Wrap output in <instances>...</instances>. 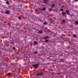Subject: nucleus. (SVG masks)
I'll list each match as a JSON object with an SVG mask.
<instances>
[{"mask_svg": "<svg viewBox=\"0 0 78 78\" xmlns=\"http://www.w3.org/2000/svg\"><path fill=\"white\" fill-rule=\"evenodd\" d=\"M18 19H19L20 20H21V19H22V18L20 17H18Z\"/></svg>", "mask_w": 78, "mask_h": 78, "instance_id": "nucleus-22", "label": "nucleus"}, {"mask_svg": "<svg viewBox=\"0 0 78 78\" xmlns=\"http://www.w3.org/2000/svg\"><path fill=\"white\" fill-rule=\"evenodd\" d=\"M65 14H66V13L65 12H62V16H64Z\"/></svg>", "mask_w": 78, "mask_h": 78, "instance_id": "nucleus-13", "label": "nucleus"}, {"mask_svg": "<svg viewBox=\"0 0 78 78\" xmlns=\"http://www.w3.org/2000/svg\"><path fill=\"white\" fill-rule=\"evenodd\" d=\"M53 9L51 8V9H49V11H53Z\"/></svg>", "mask_w": 78, "mask_h": 78, "instance_id": "nucleus-6", "label": "nucleus"}, {"mask_svg": "<svg viewBox=\"0 0 78 78\" xmlns=\"http://www.w3.org/2000/svg\"><path fill=\"white\" fill-rule=\"evenodd\" d=\"M39 10L38 9H35V11H38Z\"/></svg>", "mask_w": 78, "mask_h": 78, "instance_id": "nucleus-27", "label": "nucleus"}, {"mask_svg": "<svg viewBox=\"0 0 78 78\" xmlns=\"http://www.w3.org/2000/svg\"><path fill=\"white\" fill-rule=\"evenodd\" d=\"M65 20H62V23H65Z\"/></svg>", "mask_w": 78, "mask_h": 78, "instance_id": "nucleus-18", "label": "nucleus"}, {"mask_svg": "<svg viewBox=\"0 0 78 78\" xmlns=\"http://www.w3.org/2000/svg\"><path fill=\"white\" fill-rule=\"evenodd\" d=\"M6 14H9V12L8 10H7L6 12Z\"/></svg>", "mask_w": 78, "mask_h": 78, "instance_id": "nucleus-4", "label": "nucleus"}, {"mask_svg": "<svg viewBox=\"0 0 78 78\" xmlns=\"http://www.w3.org/2000/svg\"><path fill=\"white\" fill-rule=\"evenodd\" d=\"M50 37H48V36H46V37H44V38L45 39H49V38Z\"/></svg>", "mask_w": 78, "mask_h": 78, "instance_id": "nucleus-3", "label": "nucleus"}, {"mask_svg": "<svg viewBox=\"0 0 78 78\" xmlns=\"http://www.w3.org/2000/svg\"><path fill=\"white\" fill-rule=\"evenodd\" d=\"M49 41H48V40H46V42H48Z\"/></svg>", "mask_w": 78, "mask_h": 78, "instance_id": "nucleus-20", "label": "nucleus"}, {"mask_svg": "<svg viewBox=\"0 0 78 78\" xmlns=\"http://www.w3.org/2000/svg\"><path fill=\"white\" fill-rule=\"evenodd\" d=\"M37 75H40V76H42V75H41L39 73H37Z\"/></svg>", "mask_w": 78, "mask_h": 78, "instance_id": "nucleus-21", "label": "nucleus"}, {"mask_svg": "<svg viewBox=\"0 0 78 78\" xmlns=\"http://www.w3.org/2000/svg\"><path fill=\"white\" fill-rule=\"evenodd\" d=\"M60 61H61V62H63L64 60L63 59H61L60 60Z\"/></svg>", "mask_w": 78, "mask_h": 78, "instance_id": "nucleus-17", "label": "nucleus"}, {"mask_svg": "<svg viewBox=\"0 0 78 78\" xmlns=\"http://www.w3.org/2000/svg\"><path fill=\"white\" fill-rule=\"evenodd\" d=\"M15 78H19V76L17 75L15 77Z\"/></svg>", "mask_w": 78, "mask_h": 78, "instance_id": "nucleus-16", "label": "nucleus"}, {"mask_svg": "<svg viewBox=\"0 0 78 78\" xmlns=\"http://www.w3.org/2000/svg\"><path fill=\"white\" fill-rule=\"evenodd\" d=\"M78 0H75V1L76 2L77 1H78Z\"/></svg>", "mask_w": 78, "mask_h": 78, "instance_id": "nucleus-30", "label": "nucleus"}, {"mask_svg": "<svg viewBox=\"0 0 78 78\" xmlns=\"http://www.w3.org/2000/svg\"><path fill=\"white\" fill-rule=\"evenodd\" d=\"M40 75H41V76H42V74H43V73L42 72H41L40 73Z\"/></svg>", "mask_w": 78, "mask_h": 78, "instance_id": "nucleus-26", "label": "nucleus"}, {"mask_svg": "<svg viewBox=\"0 0 78 78\" xmlns=\"http://www.w3.org/2000/svg\"><path fill=\"white\" fill-rule=\"evenodd\" d=\"M41 10H42L43 11H45V8L44 7L42 8V9H41Z\"/></svg>", "mask_w": 78, "mask_h": 78, "instance_id": "nucleus-8", "label": "nucleus"}, {"mask_svg": "<svg viewBox=\"0 0 78 78\" xmlns=\"http://www.w3.org/2000/svg\"><path fill=\"white\" fill-rule=\"evenodd\" d=\"M44 25H47V23L46 22H44Z\"/></svg>", "mask_w": 78, "mask_h": 78, "instance_id": "nucleus-19", "label": "nucleus"}, {"mask_svg": "<svg viewBox=\"0 0 78 78\" xmlns=\"http://www.w3.org/2000/svg\"><path fill=\"white\" fill-rule=\"evenodd\" d=\"M33 66L36 69H37L38 68V67L39 66V64H36L33 65Z\"/></svg>", "mask_w": 78, "mask_h": 78, "instance_id": "nucleus-1", "label": "nucleus"}, {"mask_svg": "<svg viewBox=\"0 0 78 78\" xmlns=\"http://www.w3.org/2000/svg\"><path fill=\"white\" fill-rule=\"evenodd\" d=\"M60 10L61 11H64V9H61Z\"/></svg>", "mask_w": 78, "mask_h": 78, "instance_id": "nucleus-23", "label": "nucleus"}, {"mask_svg": "<svg viewBox=\"0 0 78 78\" xmlns=\"http://www.w3.org/2000/svg\"><path fill=\"white\" fill-rule=\"evenodd\" d=\"M12 50H14V49H15V47H14L12 48Z\"/></svg>", "mask_w": 78, "mask_h": 78, "instance_id": "nucleus-28", "label": "nucleus"}, {"mask_svg": "<svg viewBox=\"0 0 78 78\" xmlns=\"http://www.w3.org/2000/svg\"><path fill=\"white\" fill-rule=\"evenodd\" d=\"M10 47H11V48H12V46H11Z\"/></svg>", "mask_w": 78, "mask_h": 78, "instance_id": "nucleus-31", "label": "nucleus"}, {"mask_svg": "<svg viewBox=\"0 0 78 78\" xmlns=\"http://www.w3.org/2000/svg\"><path fill=\"white\" fill-rule=\"evenodd\" d=\"M75 25H76V24H78V21H75Z\"/></svg>", "mask_w": 78, "mask_h": 78, "instance_id": "nucleus-7", "label": "nucleus"}, {"mask_svg": "<svg viewBox=\"0 0 78 78\" xmlns=\"http://www.w3.org/2000/svg\"><path fill=\"white\" fill-rule=\"evenodd\" d=\"M34 54H37V52L36 51H35L34 52Z\"/></svg>", "mask_w": 78, "mask_h": 78, "instance_id": "nucleus-25", "label": "nucleus"}, {"mask_svg": "<svg viewBox=\"0 0 78 78\" xmlns=\"http://www.w3.org/2000/svg\"><path fill=\"white\" fill-rule=\"evenodd\" d=\"M73 14H70L69 15L70 17H73Z\"/></svg>", "mask_w": 78, "mask_h": 78, "instance_id": "nucleus-11", "label": "nucleus"}, {"mask_svg": "<svg viewBox=\"0 0 78 78\" xmlns=\"http://www.w3.org/2000/svg\"><path fill=\"white\" fill-rule=\"evenodd\" d=\"M43 32V31H42V30H40L38 31V33H40V34H41V33H42Z\"/></svg>", "mask_w": 78, "mask_h": 78, "instance_id": "nucleus-5", "label": "nucleus"}, {"mask_svg": "<svg viewBox=\"0 0 78 78\" xmlns=\"http://www.w3.org/2000/svg\"><path fill=\"white\" fill-rule=\"evenodd\" d=\"M44 2H45V3H47V0H45Z\"/></svg>", "mask_w": 78, "mask_h": 78, "instance_id": "nucleus-24", "label": "nucleus"}, {"mask_svg": "<svg viewBox=\"0 0 78 78\" xmlns=\"http://www.w3.org/2000/svg\"><path fill=\"white\" fill-rule=\"evenodd\" d=\"M67 14V15H70V13L69 12Z\"/></svg>", "mask_w": 78, "mask_h": 78, "instance_id": "nucleus-29", "label": "nucleus"}, {"mask_svg": "<svg viewBox=\"0 0 78 78\" xmlns=\"http://www.w3.org/2000/svg\"><path fill=\"white\" fill-rule=\"evenodd\" d=\"M55 5L54 4H52L51 5V7L52 8H54V7H55Z\"/></svg>", "mask_w": 78, "mask_h": 78, "instance_id": "nucleus-10", "label": "nucleus"}, {"mask_svg": "<svg viewBox=\"0 0 78 78\" xmlns=\"http://www.w3.org/2000/svg\"><path fill=\"white\" fill-rule=\"evenodd\" d=\"M73 37H76V35H73Z\"/></svg>", "mask_w": 78, "mask_h": 78, "instance_id": "nucleus-15", "label": "nucleus"}, {"mask_svg": "<svg viewBox=\"0 0 78 78\" xmlns=\"http://www.w3.org/2000/svg\"><path fill=\"white\" fill-rule=\"evenodd\" d=\"M11 75V73H8V76H10Z\"/></svg>", "mask_w": 78, "mask_h": 78, "instance_id": "nucleus-12", "label": "nucleus"}, {"mask_svg": "<svg viewBox=\"0 0 78 78\" xmlns=\"http://www.w3.org/2000/svg\"><path fill=\"white\" fill-rule=\"evenodd\" d=\"M66 12H67V13H68L69 12V10H66Z\"/></svg>", "mask_w": 78, "mask_h": 78, "instance_id": "nucleus-14", "label": "nucleus"}, {"mask_svg": "<svg viewBox=\"0 0 78 78\" xmlns=\"http://www.w3.org/2000/svg\"><path fill=\"white\" fill-rule=\"evenodd\" d=\"M37 42L36 41H34V45H37Z\"/></svg>", "mask_w": 78, "mask_h": 78, "instance_id": "nucleus-2", "label": "nucleus"}, {"mask_svg": "<svg viewBox=\"0 0 78 78\" xmlns=\"http://www.w3.org/2000/svg\"><path fill=\"white\" fill-rule=\"evenodd\" d=\"M6 4H7V5H8L9 4V1H7L6 2Z\"/></svg>", "mask_w": 78, "mask_h": 78, "instance_id": "nucleus-9", "label": "nucleus"}, {"mask_svg": "<svg viewBox=\"0 0 78 78\" xmlns=\"http://www.w3.org/2000/svg\"><path fill=\"white\" fill-rule=\"evenodd\" d=\"M5 1H6L7 0H4Z\"/></svg>", "mask_w": 78, "mask_h": 78, "instance_id": "nucleus-32", "label": "nucleus"}]
</instances>
